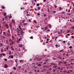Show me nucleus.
<instances>
[{
  "label": "nucleus",
  "instance_id": "f257e3e1",
  "mask_svg": "<svg viewBox=\"0 0 74 74\" xmlns=\"http://www.w3.org/2000/svg\"><path fill=\"white\" fill-rule=\"evenodd\" d=\"M9 42H10L11 45H13L14 44H15V42H14V41L12 40V39H9Z\"/></svg>",
  "mask_w": 74,
  "mask_h": 74
},
{
  "label": "nucleus",
  "instance_id": "f03ea898",
  "mask_svg": "<svg viewBox=\"0 0 74 74\" xmlns=\"http://www.w3.org/2000/svg\"><path fill=\"white\" fill-rule=\"evenodd\" d=\"M20 34H23L24 33L22 29L20 30Z\"/></svg>",
  "mask_w": 74,
  "mask_h": 74
},
{
  "label": "nucleus",
  "instance_id": "7ed1b4c3",
  "mask_svg": "<svg viewBox=\"0 0 74 74\" xmlns=\"http://www.w3.org/2000/svg\"><path fill=\"white\" fill-rule=\"evenodd\" d=\"M9 25L10 28H12V23H9Z\"/></svg>",
  "mask_w": 74,
  "mask_h": 74
},
{
  "label": "nucleus",
  "instance_id": "20e7f679",
  "mask_svg": "<svg viewBox=\"0 0 74 74\" xmlns=\"http://www.w3.org/2000/svg\"><path fill=\"white\" fill-rule=\"evenodd\" d=\"M4 55H5L4 54V53H2L0 54V58H1L3 56H4Z\"/></svg>",
  "mask_w": 74,
  "mask_h": 74
},
{
  "label": "nucleus",
  "instance_id": "39448f33",
  "mask_svg": "<svg viewBox=\"0 0 74 74\" xmlns=\"http://www.w3.org/2000/svg\"><path fill=\"white\" fill-rule=\"evenodd\" d=\"M43 67V68H48V66L47 65H44Z\"/></svg>",
  "mask_w": 74,
  "mask_h": 74
},
{
  "label": "nucleus",
  "instance_id": "423d86ee",
  "mask_svg": "<svg viewBox=\"0 0 74 74\" xmlns=\"http://www.w3.org/2000/svg\"><path fill=\"white\" fill-rule=\"evenodd\" d=\"M4 68H8V65L7 64H5L4 65Z\"/></svg>",
  "mask_w": 74,
  "mask_h": 74
},
{
  "label": "nucleus",
  "instance_id": "0eeeda50",
  "mask_svg": "<svg viewBox=\"0 0 74 74\" xmlns=\"http://www.w3.org/2000/svg\"><path fill=\"white\" fill-rule=\"evenodd\" d=\"M45 39H47V41H49V38H48L47 37H45Z\"/></svg>",
  "mask_w": 74,
  "mask_h": 74
},
{
  "label": "nucleus",
  "instance_id": "6e6552de",
  "mask_svg": "<svg viewBox=\"0 0 74 74\" xmlns=\"http://www.w3.org/2000/svg\"><path fill=\"white\" fill-rule=\"evenodd\" d=\"M12 22L14 23V24H15V21L13 19L12 20Z\"/></svg>",
  "mask_w": 74,
  "mask_h": 74
},
{
  "label": "nucleus",
  "instance_id": "1a4fd4ad",
  "mask_svg": "<svg viewBox=\"0 0 74 74\" xmlns=\"http://www.w3.org/2000/svg\"><path fill=\"white\" fill-rule=\"evenodd\" d=\"M9 57L10 58H12V59L14 58V56H13L12 55H11V56H9Z\"/></svg>",
  "mask_w": 74,
  "mask_h": 74
},
{
  "label": "nucleus",
  "instance_id": "9d476101",
  "mask_svg": "<svg viewBox=\"0 0 74 74\" xmlns=\"http://www.w3.org/2000/svg\"><path fill=\"white\" fill-rule=\"evenodd\" d=\"M44 29H45L46 30H47L48 29V27H44Z\"/></svg>",
  "mask_w": 74,
  "mask_h": 74
},
{
  "label": "nucleus",
  "instance_id": "9b49d317",
  "mask_svg": "<svg viewBox=\"0 0 74 74\" xmlns=\"http://www.w3.org/2000/svg\"><path fill=\"white\" fill-rule=\"evenodd\" d=\"M50 73V72L49 71H47L46 72L45 74H49Z\"/></svg>",
  "mask_w": 74,
  "mask_h": 74
},
{
  "label": "nucleus",
  "instance_id": "f8f14e48",
  "mask_svg": "<svg viewBox=\"0 0 74 74\" xmlns=\"http://www.w3.org/2000/svg\"><path fill=\"white\" fill-rule=\"evenodd\" d=\"M38 66L39 67H40V66H41V64L40 63H39L38 64Z\"/></svg>",
  "mask_w": 74,
  "mask_h": 74
},
{
  "label": "nucleus",
  "instance_id": "ddd939ff",
  "mask_svg": "<svg viewBox=\"0 0 74 74\" xmlns=\"http://www.w3.org/2000/svg\"><path fill=\"white\" fill-rule=\"evenodd\" d=\"M37 69H38V70H37V73H39V71H40L39 68H37Z\"/></svg>",
  "mask_w": 74,
  "mask_h": 74
},
{
  "label": "nucleus",
  "instance_id": "4468645a",
  "mask_svg": "<svg viewBox=\"0 0 74 74\" xmlns=\"http://www.w3.org/2000/svg\"><path fill=\"white\" fill-rule=\"evenodd\" d=\"M23 60H20V62L21 63H23Z\"/></svg>",
  "mask_w": 74,
  "mask_h": 74
},
{
  "label": "nucleus",
  "instance_id": "2eb2a0df",
  "mask_svg": "<svg viewBox=\"0 0 74 74\" xmlns=\"http://www.w3.org/2000/svg\"><path fill=\"white\" fill-rule=\"evenodd\" d=\"M10 47V46H8L7 47H6V49L8 51V48H9Z\"/></svg>",
  "mask_w": 74,
  "mask_h": 74
},
{
  "label": "nucleus",
  "instance_id": "dca6fc26",
  "mask_svg": "<svg viewBox=\"0 0 74 74\" xmlns=\"http://www.w3.org/2000/svg\"><path fill=\"white\" fill-rule=\"evenodd\" d=\"M11 48L12 51H13V50H14V47H13L11 46Z\"/></svg>",
  "mask_w": 74,
  "mask_h": 74
},
{
  "label": "nucleus",
  "instance_id": "f3484780",
  "mask_svg": "<svg viewBox=\"0 0 74 74\" xmlns=\"http://www.w3.org/2000/svg\"><path fill=\"white\" fill-rule=\"evenodd\" d=\"M12 40H13V39L14 40L15 39V37H14L13 36H12Z\"/></svg>",
  "mask_w": 74,
  "mask_h": 74
},
{
  "label": "nucleus",
  "instance_id": "a211bd4d",
  "mask_svg": "<svg viewBox=\"0 0 74 74\" xmlns=\"http://www.w3.org/2000/svg\"><path fill=\"white\" fill-rule=\"evenodd\" d=\"M70 34H67V35H66V37H67V36H70Z\"/></svg>",
  "mask_w": 74,
  "mask_h": 74
},
{
  "label": "nucleus",
  "instance_id": "6ab92c4d",
  "mask_svg": "<svg viewBox=\"0 0 74 74\" xmlns=\"http://www.w3.org/2000/svg\"><path fill=\"white\" fill-rule=\"evenodd\" d=\"M38 11H39V10H40V9H41V8H40V7H38Z\"/></svg>",
  "mask_w": 74,
  "mask_h": 74
},
{
  "label": "nucleus",
  "instance_id": "aec40b11",
  "mask_svg": "<svg viewBox=\"0 0 74 74\" xmlns=\"http://www.w3.org/2000/svg\"><path fill=\"white\" fill-rule=\"evenodd\" d=\"M48 70L49 71H51V70H52V69L51 68H50Z\"/></svg>",
  "mask_w": 74,
  "mask_h": 74
},
{
  "label": "nucleus",
  "instance_id": "412c9836",
  "mask_svg": "<svg viewBox=\"0 0 74 74\" xmlns=\"http://www.w3.org/2000/svg\"><path fill=\"white\" fill-rule=\"evenodd\" d=\"M65 12H62L61 13V14H65Z\"/></svg>",
  "mask_w": 74,
  "mask_h": 74
},
{
  "label": "nucleus",
  "instance_id": "4be33fe9",
  "mask_svg": "<svg viewBox=\"0 0 74 74\" xmlns=\"http://www.w3.org/2000/svg\"><path fill=\"white\" fill-rule=\"evenodd\" d=\"M21 25L18 26V28H20V29L21 30H22V28H21Z\"/></svg>",
  "mask_w": 74,
  "mask_h": 74
},
{
  "label": "nucleus",
  "instance_id": "5701e85b",
  "mask_svg": "<svg viewBox=\"0 0 74 74\" xmlns=\"http://www.w3.org/2000/svg\"><path fill=\"white\" fill-rule=\"evenodd\" d=\"M53 64L54 66H57V64H56L54 63Z\"/></svg>",
  "mask_w": 74,
  "mask_h": 74
},
{
  "label": "nucleus",
  "instance_id": "b1692460",
  "mask_svg": "<svg viewBox=\"0 0 74 74\" xmlns=\"http://www.w3.org/2000/svg\"><path fill=\"white\" fill-rule=\"evenodd\" d=\"M13 69L14 70H16V67H13Z\"/></svg>",
  "mask_w": 74,
  "mask_h": 74
},
{
  "label": "nucleus",
  "instance_id": "393cba45",
  "mask_svg": "<svg viewBox=\"0 0 74 74\" xmlns=\"http://www.w3.org/2000/svg\"><path fill=\"white\" fill-rule=\"evenodd\" d=\"M20 30H17L16 31V32H17L18 33H19V31Z\"/></svg>",
  "mask_w": 74,
  "mask_h": 74
},
{
  "label": "nucleus",
  "instance_id": "a878e982",
  "mask_svg": "<svg viewBox=\"0 0 74 74\" xmlns=\"http://www.w3.org/2000/svg\"><path fill=\"white\" fill-rule=\"evenodd\" d=\"M62 10V8L60 7L59 8V10L61 11V10Z\"/></svg>",
  "mask_w": 74,
  "mask_h": 74
},
{
  "label": "nucleus",
  "instance_id": "bb28decb",
  "mask_svg": "<svg viewBox=\"0 0 74 74\" xmlns=\"http://www.w3.org/2000/svg\"><path fill=\"white\" fill-rule=\"evenodd\" d=\"M58 67V66H53V68H54V69L55 68H56V67Z\"/></svg>",
  "mask_w": 74,
  "mask_h": 74
},
{
  "label": "nucleus",
  "instance_id": "cd10ccee",
  "mask_svg": "<svg viewBox=\"0 0 74 74\" xmlns=\"http://www.w3.org/2000/svg\"><path fill=\"white\" fill-rule=\"evenodd\" d=\"M1 52H4V50H3V49H1Z\"/></svg>",
  "mask_w": 74,
  "mask_h": 74
},
{
  "label": "nucleus",
  "instance_id": "c85d7f7f",
  "mask_svg": "<svg viewBox=\"0 0 74 74\" xmlns=\"http://www.w3.org/2000/svg\"><path fill=\"white\" fill-rule=\"evenodd\" d=\"M30 38H31V39H33V36H31L30 37H29Z\"/></svg>",
  "mask_w": 74,
  "mask_h": 74
},
{
  "label": "nucleus",
  "instance_id": "c756f323",
  "mask_svg": "<svg viewBox=\"0 0 74 74\" xmlns=\"http://www.w3.org/2000/svg\"><path fill=\"white\" fill-rule=\"evenodd\" d=\"M34 22L35 23H37V21H36V20H34Z\"/></svg>",
  "mask_w": 74,
  "mask_h": 74
},
{
  "label": "nucleus",
  "instance_id": "7c9ffc66",
  "mask_svg": "<svg viewBox=\"0 0 74 74\" xmlns=\"http://www.w3.org/2000/svg\"><path fill=\"white\" fill-rule=\"evenodd\" d=\"M22 38H20L19 39V41H22Z\"/></svg>",
  "mask_w": 74,
  "mask_h": 74
},
{
  "label": "nucleus",
  "instance_id": "2f4dec72",
  "mask_svg": "<svg viewBox=\"0 0 74 74\" xmlns=\"http://www.w3.org/2000/svg\"><path fill=\"white\" fill-rule=\"evenodd\" d=\"M49 27L50 28H52V26H51V24L49 25Z\"/></svg>",
  "mask_w": 74,
  "mask_h": 74
},
{
  "label": "nucleus",
  "instance_id": "473e14b6",
  "mask_svg": "<svg viewBox=\"0 0 74 74\" xmlns=\"http://www.w3.org/2000/svg\"><path fill=\"white\" fill-rule=\"evenodd\" d=\"M67 63V62L66 61H65L64 62H63L64 64H66Z\"/></svg>",
  "mask_w": 74,
  "mask_h": 74
},
{
  "label": "nucleus",
  "instance_id": "72a5a7b5",
  "mask_svg": "<svg viewBox=\"0 0 74 74\" xmlns=\"http://www.w3.org/2000/svg\"><path fill=\"white\" fill-rule=\"evenodd\" d=\"M53 72H55V71H56V70L55 69H53Z\"/></svg>",
  "mask_w": 74,
  "mask_h": 74
},
{
  "label": "nucleus",
  "instance_id": "f704fd0d",
  "mask_svg": "<svg viewBox=\"0 0 74 74\" xmlns=\"http://www.w3.org/2000/svg\"><path fill=\"white\" fill-rule=\"evenodd\" d=\"M23 47V45H19L20 47Z\"/></svg>",
  "mask_w": 74,
  "mask_h": 74
},
{
  "label": "nucleus",
  "instance_id": "c9c22d12",
  "mask_svg": "<svg viewBox=\"0 0 74 74\" xmlns=\"http://www.w3.org/2000/svg\"><path fill=\"white\" fill-rule=\"evenodd\" d=\"M2 9H5V7H4V6H2Z\"/></svg>",
  "mask_w": 74,
  "mask_h": 74
},
{
  "label": "nucleus",
  "instance_id": "e433bc0d",
  "mask_svg": "<svg viewBox=\"0 0 74 74\" xmlns=\"http://www.w3.org/2000/svg\"><path fill=\"white\" fill-rule=\"evenodd\" d=\"M6 27L7 29H8L9 28V26L8 25H7Z\"/></svg>",
  "mask_w": 74,
  "mask_h": 74
},
{
  "label": "nucleus",
  "instance_id": "4c0bfd02",
  "mask_svg": "<svg viewBox=\"0 0 74 74\" xmlns=\"http://www.w3.org/2000/svg\"><path fill=\"white\" fill-rule=\"evenodd\" d=\"M58 63H59V64H60V63L62 64L63 63V62H62V61H60L59 62H58Z\"/></svg>",
  "mask_w": 74,
  "mask_h": 74
},
{
  "label": "nucleus",
  "instance_id": "58836bf2",
  "mask_svg": "<svg viewBox=\"0 0 74 74\" xmlns=\"http://www.w3.org/2000/svg\"><path fill=\"white\" fill-rule=\"evenodd\" d=\"M58 58H59L60 59H62V58L60 57V56H59L58 57Z\"/></svg>",
  "mask_w": 74,
  "mask_h": 74
},
{
  "label": "nucleus",
  "instance_id": "ea45409f",
  "mask_svg": "<svg viewBox=\"0 0 74 74\" xmlns=\"http://www.w3.org/2000/svg\"><path fill=\"white\" fill-rule=\"evenodd\" d=\"M3 15H4V16H6V14L5 13H4Z\"/></svg>",
  "mask_w": 74,
  "mask_h": 74
},
{
  "label": "nucleus",
  "instance_id": "a19ab883",
  "mask_svg": "<svg viewBox=\"0 0 74 74\" xmlns=\"http://www.w3.org/2000/svg\"><path fill=\"white\" fill-rule=\"evenodd\" d=\"M55 46H56V48H58V44H57L56 45H55Z\"/></svg>",
  "mask_w": 74,
  "mask_h": 74
},
{
  "label": "nucleus",
  "instance_id": "79ce46f5",
  "mask_svg": "<svg viewBox=\"0 0 74 74\" xmlns=\"http://www.w3.org/2000/svg\"><path fill=\"white\" fill-rule=\"evenodd\" d=\"M2 37L3 38H4V39H5V36H2Z\"/></svg>",
  "mask_w": 74,
  "mask_h": 74
},
{
  "label": "nucleus",
  "instance_id": "37998d69",
  "mask_svg": "<svg viewBox=\"0 0 74 74\" xmlns=\"http://www.w3.org/2000/svg\"><path fill=\"white\" fill-rule=\"evenodd\" d=\"M63 49H62V50H60V52H63Z\"/></svg>",
  "mask_w": 74,
  "mask_h": 74
},
{
  "label": "nucleus",
  "instance_id": "c03bdc74",
  "mask_svg": "<svg viewBox=\"0 0 74 74\" xmlns=\"http://www.w3.org/2000/svg\"><path fill=\"white\" fill-rule=\"evenodd\" d=\"M6 44H8V40H6Z\"/></svg>",
  "mask_w": 74,
  "mask_h": 74
},
{
  "label": "nucleus",
  "instance_id": "a18cd8bd",
  "mask_svg": "<svg viewBox=\"0 0 74 74\" xmlns=\"http://www.w3.org/2000/svg\"><path fill=\"white\" fill-rule=\"evenodd\" d=\"M43 11H44V9H42L41 10V12H43Z\"/></svg>",
  "mask_w": 74,
  "mask_h": 74
},
{
  "label": "nucleus",
  "instance_id": "49530a36",
  "mask_svg": "<svg viewBox=\"0 0 74 74\" xmlns=\"http://www.w3.org/2000/svg\"><path fill=\"white\" fill-rule=\"evenodd\" d=\"M37 6H39L40 5V4L39 3H38L36 4Z\"/></svg>",
  "mask_w": 74,
  "mask_h": 74
},
{
  "label": "nucleus",
  "instance_id": "de8ad7c7",
  "mask_svg": "<svg viewBox=\"0 0 74 74\" xmlns=\"http://www.w3.org/2000/svg\"><path fill=\"white\" fill-rule=\"evenodd\" d=\"M34 10L37 11V9L36 8H35L34 9Z\"/></svg>",
  "mask_w": 74,
  "mask_h": 74
},
{
  "label": "nucleus",
  "instance_id": "09e8293b",
  "mask_svg": "<svg viewBox=\"0 0 74 74\" xmlns=\"http://www.w3.org/2000/svg\"><path fill=\"white\" fill-rule=\"evenodd\" d=\"M0 45L1 46H3V43H1Z\"/></svg>",
  "mask_w": 74,
  "mask_h": 74
},
{
  "label": "nucleus",
  "instance_id": "8fccbe9b",
  "mask_svg": "<svg viewBox=\"0 0 74 74\" xmlns=\"http://www.w3.org/2000/svg\"><path fill=\"white\" fill-rule=\"evenodd\" d=\"M63 44H65V43H66V41H63Z\"/></svg>",
  "mask_w": 74,
  "mask_h": 74
},
{
  "label": "nucleus",
  "instance_id": "3c124183",
  "mask_svg": "<svg viewBox=\"0 0 74 74\" xmlns=\"http://www.w3.org/2000/svg\"><path fill=\"white\" fill-rule=\"evenodd\" d=\"M54 6L55 8H57V7H58L56 5H54Z\"/></svg>",
  "mask_w": 74,
  "mask_h": 74
},
{
  "label": "nucleus",
  "instance_id": "603ef678",
  "mask_svg": "<svg viewBox=\"0 0 74 74\" xmlns=\"http://www.w3.org/2000/svg\"><path fill=\"white\" fill-rule=\"evenodd\" d=\"M56 12L55 11H54L53 12V13H56Z\"/></svg>",
  "mask_w": 74,
  "mask_h": 74
},
{
  "label": "nucleus",
  "instance_id": "864d4df0",
  "mask_svg": "<svg viewBox=\"0 0 74 74\" xmlns=\"http://www.w3.org/2000/svg\"><path fill=\"white\" fill-rule=\"evenodd\" d=\"M38 59L39 60H41V58H38Z\"/></svg>",
  "mask_w": 74,
  "mask_h": 74
},
{
  "label": "nucleus",
  "instance_id": "5fc2aeb1",
  "mask_svg": "<svg viewBox=\"0 0 74 74\" xmlns=\"http://www.w3.org/2000/svg\"><path fill=\"white\" fill-rule=\"evenodd\" d=\"M64 73H67V71H64Z\"/></svg>",
  "mask_w": 74,
  "mask_h": 74
},
{
  "label": "nucleus",
  "instance_id": "6e6d98bb",
  "mask_svg": "<svg viewBox=\"0 0 74 74\" xmlns=\"http://www.w3.org/2000/svg\"><path fill=\"white\" fill-rule=\"evenodd\" d=\"M3 34L4 35L5 34V32H3Z\"/></svg>",
  "mask_w": 74,
  "mask_h": 74
},
{
  "label": "nucleus",
  "instance_id": "4d7b16f0",
  "mask_svg": "<svg viewBox=\"0 0 74 74\" xmlns=\"http://www.w3.org/2000/svg\"><path fill=\"white\" fill-rule=\"evenodd\" d=\"M37 15L38 16H39V15H40V14L39 13H37Z\"/></svg>",
  "mask_w": 74,
  "mask_h": 74
},
{
  "label": "nucleus",
  "instance_id": "13d9d810",
  "mask_svg": "<svg viewBox=\"0 0 74 74\" xmlns=\"http://www.w3.org/2000/svg\"><path fill=\"white\" fill-rule=\"evenodd\" d=\"M4 60H5V61H7V59L6 58H5L4 59Z\"/></svg>",
  "mask_w": 74,
  "mask_h": 74
},
{
  "label": "nucleus",
  "instance_id": "bf43d9fd",
  "mask_svg": "<svg viewBox=\"0 0 74 74\" xmlns=\"http://www.w3.org/2000/svg\"><path fill=\"white\" fill-rule=\"evenodd\" d=\"M71 37L72 38H74V36H71Z\"/></svg>",
  "mask_w": 74,
  "mask_h": 74
},
{
  "label": "nucleus",
  "instance_id": "052dcab7",
  "mask_svg": "<svg viewBox=\"0 0 74 74\" xmlns=\"http://www.w3.org/2000/svg\"><path fill=\"white\" fill-rule=\"evenodd\" d=\"M43 16H47V15H46V14H44L43 15Z\"/></svg>",
  "mask_w": 74,
  "mask_h": 74
},
{
  "label": "nucleus",
  "instance_id": "680f3d73",
  "mask_svg": "<svg viewBox=\"0 0 74 74\" xmlns=\"http://www.w3.org/2000/svg\"><path fill=\"white\" fill-rule=\"evenodd\" d=\"M60 70H63V68H62L60 69Z\"/></svg>",
  "mask_w": 74,
  "mask_h": 74
},
{
  "label": "nucleus",
  "instance_id": "e2e57ef3",
  "mask_svg": "<svg viewBox=\"0 0 74 74\" xmlns=\"http://www.w3.org/2000/svg\"><path fill=\"white\" fill-rule=\"evenodd\" d=\"M68 12H70V10L69 9Z\"/></svg>",
  "mask_w": 74,
  "mask_h": 74
},
{
  "label": "nucleus",
  "instance_id": "0e129e2a",
  "mask_svg": "<svg viewBox=\"0 0 74 74\" xmlns=\"http://www.w3.org/2000/svg\"><path fill=\"white\" fill-rule=\"evenodd\" d=\"M29 22H31V20H30V19H29Z\"/></svg>",
  "mask_w": 74,
  "mask_h": 74
},
{
  "label": "nucleus",
  "instance_id": "69168bd1",
  "mask_svg": "<svg viewBox=\"0 0 74 74\" xmlns=\"http://www.w3.org/2000/svg\"><path fill=\"white\" fill-rule=\"evenodd\" d=\"M69 48H70V49L72 48V46H70L69 47Z\"/></svg>",
  "mask_w": 74,
  "mask_h": 74
},
{
  "label": "nucleus",
  "instance_id": "338daca9",
  "mask_svg": "<svg viewBox=\"0 0 74 74\" xmlns=\"http://www.w3.org/2000/svg\"><path fill=\"white\" fill-rule=\"evenodd\" d=\"M13 73H12V72H10V74H12Z\"/></svg>",
  "mask_w": 74,
  "mask_h": 74
},
{
  "label": "nucleus",
  "instance_id": "774afa93",
  "mask_svg": "<svg viewBox=\"0 0 74 74\" xmlns=\"http://www.w3.org/2000/svg\"><path fill=\"white\" fill-rule=\"evenodd\" d=\"M71 28V29H74V26H73Z\"/></svg>",
  "mask_w": 74,
  "mask_h": 74
}]
</instances>
